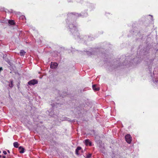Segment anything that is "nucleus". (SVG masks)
I'll list each match as a JSON object with an SVG mask.
<instances>
[{
	"mask_svg": "<svg viewBox=\"0 0 158 158\" xmlns=\"http://www.w3.org/2000/svg\"><path fill=\"white\" fill-rule=\"evenodd\" d=\"M0 158H6L5 156L0 155Z\"/></svg>",
	"mask_w": 158,
	"mask_h": 158,
	"instance_id": "13",
	"label": "nucleus"
},
{
	"mask_svg": "<svg viewBox=\"0 0 158 158\" xmlns=\"http://www.w3.org/2000/svg\"><path fill=\"white\" fill-rule=\"evenodd\" d=\"M8 23L11 25H14L15 23V21L13 20H9L8 21Z\"/></svg>",
	"mask_w": 158,
	"mask_h": 158,
	"instance_id": "7",
	"label": "nucleus"
},
{
	"mask_svg": "<svg viewBox=\"0 0 158 158\" xmlns=\"http://www.w3.org/2000/svg\"><path fill=\"white\" fill-rule=\"evenodd\" d=\"M2 70V67H0V71Z\"/></svg>",
	"mask_w": 158,
	"mask_h": 158,
	"instance_id": "15",
	"label": "nucleus"
},
{
	"mask_svg": "<svg viewBox=\"0 0 158 158\" xmlns=\"http://www.w3.org/2000/svg\"><path fill=\"white\" fill-rule=\"evenodd\" d=\"M19 152L21 153H23L24 152V149L22 147L20 146L19 148Z\"/></svg>",
	"mask_w": 158,
	"mask_h": 158,
	"instance_id": "5",
	"label": "nucleus"
},
{
	"mask_svg": "<svg viewBox=\"0 0 158 158\" xmlns=\"http://www.w3.org/2000/svg\"><path fill=\"white\" fill-rule=\"evenodd\" d=\"M92 88L95 91H98L100 89L98 87H97L96 85H93Z\"/></svg>",
	"mask_w": 158,
	"mask_h": 158,
	"instance_id": "4",
	"label": "nucleus"
},
{
	"mask_svg": "<svg viewBox=\"0 0 158 158\" xmlns=\"http://www.w3.org/2000/svg\"><path fill=\"white\" fill-rule=\"evenodd\" d=\"M81 149V148L78 147L76 150V153L77 155H79L78 151Z\"/></svg>",
	"mask_w": 158,
	"mask_h": 158,
	"instance_id": "8",
	"label": "nucleus"
},
{
	"mask_svg": "<svg viewBox=\"0 0 158 158\" xmlns=\"http://www.w3.org/2000/svg\"><path fill=\"white\" fill-rule=\"evenodd\" d=\"M58 65V64L57 63H52L50 65V67L52 69H56V68Z\"/></svg>",
	"mask_w": 158,
	"mask_h": 158,
	"instance_id": "3",
	"label": "nucleus"
},
{
	"mask_svg": "<svg viewBox=\"0 0 158 158\" xmlns=\"http://www.w3.org/2000/svg\"><path fill=\"white\" fill-rule=\"evenodd\" d=\"M26 52L23 50H21L20 52V55L21 56H23L25 55Z\"/></svg>",
	"mask_w": 158,
	"mask_h": 158,
	"instance_id": "10",
	"label": "nucleus"
},
{
	"mask_svg": "<svg viewBox=\"0 0 158 158\" xmlns=\"http://www.w3.org/2000/svg\"><path fill=\"white\" fill-rule=\"evenodd\" d=\"M7 152H8V153H9L10 152L9 151V150H7Z\"/></svg>",
	"mask_w": 158,
	"mask_h": 158,
	"instance_id": "16",
	"label": "nucleus"
},
{
	"mask_svg": "<svg viewBox=\"0 0 158 158\" xmlns=\"http://www.w3.org/2000/svg\"><path fill=\"white\" fill-rule=\"evenodd\" d=\"M125 139L128 143H130L132 140V138L129 134H127L125 136Z\"/></svg>",
	"mask_w": 158,
	"mask_h": 158,
	"instance_id": "1",
	"label": "nucleus"
},
{
	"mask_svg": "<svg viewBox=\"0 0 158 158\" xmlns=\"http://www.w3.org/2000/svg\"><path fill=\"white\" fill-rule=\"evenodd\" d=\"M85 143L86 145L89 144L90 146H91V143L89 141V140L88 139H86L85 140Z\"/></svg>",
	"mask_w": 158,
	"mask_h": 158,
	"instance_id": "6",
	"label": "nucleus"
},
{
	"mask_svg": "<svg viewBox=\"0 0 158 158\" xmlns=\"http://www.w3.org/2000/svg\"><path fill=\"white\" fill-rule=\"evenodd\" d=\"M14 147L16 148H18L19 147V144L17 142H15L13 143Z\"/></svg>",
	"mask_w": 158,
	"mask_h": 158,
	"instance_id": "9",
	"label": "nucleus"
},
{
	"mask_svg": "<svg viewBox=\"0 0 158 158\" xmlns=\"http://www.w3.org/2000/svg\"><path fill=\"white\" fill-rule=\"evenodd\" d=\"M9 86L10 87H12L13 86V81H10V83L9 84Z\"/></svg>",
	"mask_w": 158,
	"mask_h": 158,
	"instance_id": "11",
	"label": "nucleus"
},
{
	"mask_svg": "<svg viewBox=\"0 0 158 158\" xmlns=\"http://www.w3.org/2000/svg\"><path fill=\"white\" fill-rule=\"evenodd\" d=\"M3 153L5 155H6L7 154L6 152V151H3Z\"/></svg>",
	"mask_w": 158,
	"mask_h": 158,
	"instance_id": "14",
	"label": "nucleus"
},
{
	"mask_svg": "<svg viewBox=\"0 0 158 158\" xmlns=\"http://www.w3.org/2000/svg\"><path fill=\"white\" fill-rule=\"evenodd\" d=\"M91 154H89L87 156V158H90L91 156Z\"/></svg>",
	"mask_w": 158,
	"mask_h": 158,
	"instance_id": "12",
	"label": "nucleus"
},
{
	"mask_svg": "<svg viewBox=\"0 0 158 158\" xmlns=\"http://www.w3.org/2000/svg\"><path fill=\"white\" fill-rule=\"evenodd\" d=\"M38 81L36 79H33L30 81L28 82V84L29 85H34L35 84H37Z\"/></svg>",
	"mask_w": 158,
	"mask_h": 158,
	"instance_id": "2",
	"label": "nucleus"
}]
</instances>
